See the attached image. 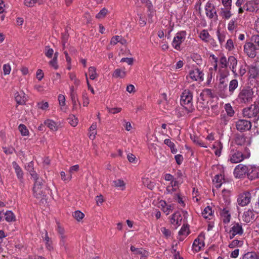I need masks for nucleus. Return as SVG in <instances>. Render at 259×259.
I'll return each mask as SVG.
<instances>
[{"label":"nucleus","instance_id":"1","mask_svg":"<svg viewBox=\"0 0 259 259\" xmlns=\"http://www.w3.org/2000/svg\"><path fill=\"white\" fill-rule=\"evenodd\" d=\"M192 101V92L188 89L185 90L181 95L180 102L188 112H192L194 110Z\"/></svg>","mask_w":259,"mask_h":259},{"label":"nucleus","instance_id":"2","mask_svg":"<svg viewBox=\"0 0 259 259\" xmlns=\"http://www.w3.org/2000/svg\"><path fill=\"white\" fill-rule=\"evenodd\" d=\"M253 92L250 87H244L240 90L237 98L241 103H250L252 101Z\"/></svg>","mask_w":259,"mask_h":259},{"label":"nucleus","instance_id":"3","mask_svg":"<svg viewBox=\"0 0 259 259\" xmlns=\"http://www.w3.org/2000/svg\"><path fill=\"white\" fill-rule=\"evenodd\" d=\"M242 113L244 117L254 118V119L258 120L259 119V106L251 105L250 107L244 108Z\"/></svg>","mask_w":259,"mask_h":259},{"label":"nucleus","instance_id":"4","mask_svg":"<svg viewBox=\"0 0 259 259\" xmlns=\"http://www.w3.org/2000/svg\"><path fill=\"white\" fill-rule=\"evenodd\" d=\"M34 183L33 187V195L36 198H41L45 195L43 190L44 181L41 178L34 180Z\"/></svg>","mask_w":259,"mask_h":259},{"label":"nucleus","instance_id":"5","mask_svg":"<svg viewBox=\"0 0 259 259\" xmlns=\"http://www.w3.org/2000/svg\"><path fill=\"white\" fill-rule=\"evenodd\" d=\"M187 32L183 30L178 32L174 37L172 41V46L177 50H180L181 45L186 39Z\"/></svg>","mask_w":259,"mask_h":259},{"label":"nucleus","instance_id":"6","mask_svg":"<svg viewBox=\"0 0 259 259\" xmlns=\"http://www.w3.org/2000/svg\"><path fill=\"white\" fill-rule=\"evenodd\" d=\"M249 156L245 157L242 152L234 150H231L229 155L228 161L232 163H237L243 161L245 158Z\"/></svg>","mask_w":259,"mask_h":259},{"label":"nucleus","instance_id":"7","mask_svg":"<svg viewBox=\"0 0 259 259\" xmlns=\"http://www.w3.org/2000/svg\"><path fill=\"white\" fill-rule=\"evenodd\" d=\"M243 232L242 224L234 222L232 224V227L228 232L229 238L232 239L236 235L241 236L243 234Z\"/></svg>","mask_w":259,"mask_h":259},{"label":"nucleus","instance_id":"8","mask_svg":"<svg viewBox=\"0 0 259 259\" xmlns=\"http://www.w3.org/2000/svg\"><path fill=\"white\" fill-rule=\"evenodd\" d=\"M250 165L238 164L234 169V175L236 178H243L246 177Z\"/></svg>","mask_w":259,"mask_h":259},{"label":"nucleus","instance_id":"9","mask_svg":"<svg viewBox=\"0 0 259 259\" xmlns=\"http://www.w3.org/2000/svg\"><path fill=\"white\" fill-rule=\"evenodd\" d=\"M228 82H219L217 88L218 94L222 98L230 97L228 88Z\"/></svg>","mask_w":259,"mask_h":259},{"label":"nucleus","instance_id":"10","mask_svg":"<svg viewBox=\"0 0 259 259\" xmlns=\"http://www.w3.org/2000/svg\"><path fill=\"white\" fill-rule=\"evenodd\" d=\"M251 126V123L247 120L239 119L236 122V129L240 132L249 131Z\"/></svg>","mask_w":259,"mask_h":259},{"label":"nucleus","instance_id":"11","mask_svg":"<svg viewBox=\"0 0 259 259\" xmlns=\"http://www.w3.org/2000/svg\"><path fill=\"white\" fill-rule=\"evenodd\" d=\"M251 194L249 192H245L238 195L237 202L241 206L247 205L251 200Z\"/></svg>","mask_w":259,"mask_h":259},{"label":"nucleus","instance_id":"12","mask_svg":"<svg viewBox=\"0 0 259 259\" xmlns=\"http://www.w3.org/2000/svg\"><path fill=\"white\" fill-rule=\"evenodd\" d=\"M182 183L183 181L177 180L176 179L170 181L169 185L166 187L165 193L167 194H172L173 192H176L179 188V185Z\"/></svg>","mask_w":259,"mask_h":259},{"label":"nucleus","instance_id":"13","mask_svg":"<svg viewBox=\"0 0 259 259\" xmlns=\"http://www.w3.org/2000/svg\"><path fill=\"white\" fill-rule=\"evenodd\" d=\"M204 246V236L199 235L195 239L192 245L193 250L195 252H198Z\"/></svg>","mask_w":259,"mask_h":259},{"label":"nucleus","instance_id":"14","mask_svg":"<svg viewBox=\"0 0 259 259\" xmlns=\"http://www.w3.org/2000/svg\"><path fill=\"white\" fill-rule=\"evenodd\" d=\"M257 50L250 42H246L244 46V52L251 58H254L256 56Z\"/></svg>","mask_w":259,"mask_h":259},{"label":"nucleus","instance_id":"15","mask_svg":"<svg viewBox=\"0 0 259 259\" xmlns=\"http://www.w3.org/2000/svg\"><path fill=\"white\" fill-rule=\"evenodd\" d=\"M189 75L193 80L202 81L203 80L204 74L203 72L198 68L190 70Z\"/></svg>","mask_w":259,"mask_h":259},{"label":"nucleus","instance_id":"16","mask_svg":"<svg viewBox=\"0 0 259 259\" xmlns=\"http://www.w3.org/2000/svg\"><path fill=\"white\" fill-rule=\"evenodd\" d=\"M246 177L249 180H252L259 178V167L250 165Z\"/></svg>","mask_w":259,"mask_h":259},{"label":"nucleus","instance_id":"17","mask_svg":"<svg viewBox=\"0 0 259 259\" xmlns=\"http://www.w3.org/2000/svg\"><path fill=\"white\" fill-rule=\"evenodd\" d=\"M205 10L206 11V15L209 18L212 19L214 17H218L214 6L209 2L206 4Z\"/></svg>","mask_w":259,"mask_h":259},{"label":"nucleus","instance_id":"18","mask_svg":"<svg viewBox=\"0 0 259 259\" xmlns=\"http://www.w3.org/2000/svg\"><path fill=\"white\" fill-rule=\"evenodd\" d=\"M140 1L147 7L148 12V17L149 22L152 23V19L154 14V9L151 2L150 0H140Z\"/></svg>","mask_w":259,"mask_h":259},{"label":"nucleus","instance_id":"19","mask_svg":"<svg viewBox=\"0 0 259 259\" xmlns=\"http://www.w3.org/2000/svg\"><path fill=\"white\" fill-rule=\"evenodd\" d=\"M257 218V217L254 213L253 210L248 209L245 211L242 216V219L244 222L248 223L252 222L255 221Z\"/></svg>","mask_w":259,"mask_h":259},{"label":"nucleus","instance_id":"20","mask_svg":"<svg viewBox=\"0 0 259 259\" xmlns=\"http://www.w3.org/2000/svg\"><path fill=\"white\" fill-rule=\"evenodd\" d=\"M182 216L179 212L173 214L170 219V223L176 228L180 226L182 224Z\"/></svg>","mask_w":259,"mask_h":259},{"label":"nucleus","instance_id":"21","mask_svg":"<svg viewBox=\"0 0 259 259\" xmlns=\"http://www.w3.org/2000/svg\"><path fill=\"white\" fill-rule=\"evenodd\" d=\"M15 98L17 104L19 105L25 104L27 100L26 95L23 91L16 93Z\"/></svg>","mask_w":259,"mask_h":259},{"label":"nucleus","instance_id":"22","mask_svg":"<svg viewBox=\"0 0 259 259\" xmlns=\"http://www.w3.org/2000/svg\"><path fill=\"white\" fill-rule=\"evenodd\" d=\"M228 64L230 65V68L231 69L233 73L234 76L237 77L238 73L236 72V67L237 64V60L234 56H231L228 58Z\"/></svg>","mask_w":259,"mask_h":259},{"label":"nucleus","instance_id":"23","mask_svg":"<svg viewBox=\"0 0 259 259\" xmlns=\"http://www.w3.org/2000/svg\"><path fill=\"white\" fill-rule=\"evenodd\" d=\"M42 238L44 241L45 242V245L48 250L51 251L53 250V246L52 241L51 238L49 237L47 231L45 230V232L42 233Z\"/></svg>","mask_w":259,"mask_h":259},{"label":"nucleus","instance_id":"24","mask_svg":"<svg viewBox=\"0 0 259 259\" xmlns=\"http://www.w3.org/2000/svg\"><path fill=\"white\" fill-rule=\"evenodd\" d=\"M190 231L189 228V225L184 224L182 227L181 230L179 232V235L180 236L179 238L180 241H183L184 238L189 234Z\"/></svg>","mask_w":259,"mask_h":259},{"label":"nucleus","instance_id":"25","mask_svg":"<svg viewBox=\"0 0 259 259\" xmlns=\"http://www.w3.org/2000/svg\"><path fill=\"white\" fill-rule=\"evenodd\" d=\"M229 75V72L227 69L219 70V82H228L227 78Z\"/></svg>","mask_w":259,"mask_h":259},{"label":"nucleus","instance_id":"26","mask_svg":"<svg viewBox=\"0 0 259 259\" xmlns=\"http://www.w3.org/2000/svg\"><path fill=\"white\" fill-rule=\"evenodd\" d=\"M12 164L14 168L15 169L18 179L20 181V182H23L24 174L22 168L15 161L13 162Z\"/></svg>","mask_w":259,"mask_h":259},{"label":"nucleus","instance_id":"27","mask_svg":"<svg viewBox=\"0 0 259 259\" xmlns=\"http://www.w3.org/2000/svg\"><path fill=\"white\" fill-rule=\"evenodd\" d=\"M221 218L225 224H228L230 222L231 219V214L229 210L227 208H224L220 212Z\"/></svg>","mask_w":259,"mask_h":259},{"label":"nucleus","instance_id":"28","mask_svg":"<svg viewBox=\"0 0 259 259\" xmlns=\"http://www.w3.org/2000/svg\"><path fill=\"white\" fill-rule=\"evenodd\" d=\"M213 182L217 188H220L222 185L225 183L224 176L222 174L215 175L213 179Z\"/></svg>","mask_w":259,"mask_h":259},{"label":"nucleus","instance_id":"29","mask_svg":"<svg viewBox=\"0 0 259 259\" xmlns=\"http://www.w3.org/2000/svg\"><path fill=\"white\" fill-rule=\"evenodd\" d=\"M238 87V81L236 79L231 80L229 83V93L230 97L234 93L235 90Z\"/></svg>","mask_w":259,"mask_h":259},{"label":"nucleus","instance_id":"30","mask_svg":"<svg viewBox=\"0 0 259 259\" xmlns=\"http://www.w3.org/2000/svg\"><path fill=\"white\" fill-rule=\"evenodd\" d=\"M118 42L120 43L122 45H124L127 42L126 40L121 36L116 35L112 37L110 41L111 45H115Z\"/></svg>","mask_w":259,"mask_h":259},{"label":"nucleus","instance_id":"31","mask_svg":"<svg viewBox=\"0 0 259 259\" xmlns=\"http://www.w3.org/2000/svg\"><path fill=\"white\" fill-rule=\"evenodd\" d=\"M223 148V145L220 141H217L213 145V149L216 156H220Z\"/></svg>","mask_w":259,"mask_h":259},{"label":"nucleus","instance_id":"32","mask_svg":"<svg viewBox=\"0 0 259 259\" xmlns=\"http://www.w3.org/2000/svg\"><path fill=\"white\" fill-rule=\"evenodd\" d=\"M44 124L47 125L51 130L56 131L58 130V125L56 122L51 119H47L44 121Z\"/></svg>","mask_w":259,"mask_h":259},{"label":"nucleus","instance_id":"33","mask_svg":"<svg viewBox=\"0 0 259 259\" xmlns=\"http://www.w3.org/2000/svg\"><path fill=\"white\" fill-rule=\"evenodd\" d=\"M60 242L59 245L62 249L67 251L68 249L67 236H64L59 237Z\"/></svg>","mask_w":259,"mask_h":259},{"label":"nucleus","instance_id":"34","mask_svg":"<svg viewBox=\"0 0 259 259\" xmlns=\"http://www.w3.org/2000/svg\"><path fill=\"white\" fill-rule=\"evenodd\" d=\"M164 144L166 145L171 150V152L173 154H176L178 150L175 148V144L174 142H172L170 139H165L164 141Z\"/></svg>","mask_w":259,"mask_h":259},{"label":"nucleus","instance_id":"35","mask_svg":"<svg viewBox=\"0 0 259 259\" xmlns=\"http://www.w3.org/2000/svg\"><path fill=\"white\" fill-rule=\"evenodd\" d=\"M242 259H259V257L255 252L248 251L242 255Z\"/></svg>","mask_w":259,"mask_h":259},{"label":"nucleus","instance_id":"36","mask_svg":"<svg viewBox=\"0 0 259 259\" xmlns=\"http://www.w3.org/2000/svg\"><path fill=\"white\" fill-rule=\"evenodd\" d=\"M112 76L115 78H124L126 76V72L124 69L117 68L115 70Z\"/></svg>","mask_w":259,"mask_h":259},{"label":"nucleus","instance_id":"37","mask_svg":"<svg viewBox=\"0 0 259 259\" xmlns=\"http://www.w3.org/2000/svg\"><path fill=\"white\" fill-rule=\"evenodd\" d=\"M200 38L205 42H208L210 39L211 37L208 31L206 29L202 30L199 35Z\"/></svg>","mask_w":259,"mask_h":259},{"label":"nucleus","instance_id":"38","mask_svg":"<svg viewBox=\"0 0 259 259\" xmlns=\"http://www.w3.org/2000/svg\"><path fill=\"white\" fill-rule=\"evenodd\" d=\"M243 245V240L242 239H234L229 244V247L233 248L236 247H241Z\"/></svg>","mask_w":259,"mask_h":259},{"label":"nucleus","instance_id":"39","mask_svg":"<svg viewBox=\"0 0 259 259\" xmlns=\"http://www.w3.org/2000/svg\"><path fill=\"white\" fill-rule=\"evenodd\" d=\"M97 125L96 123H93L90 127L89 138L91 140H94L95 138L96 135L97 134L96 128Z\"/></svg>","mask_w":259,"mask_h":259},{"label":"nucleus","instance_id":"40","mask_svg":"<svg viewBox=\"0 0 259 259\" xmlns=\"http://www.w3.org/2000/svg\"><path fill=\"white\" fill-rule=\"evenodd\" d=\"M5 220L8 222H14L16 220V217L14 213L10 210H8L5 213Z\"/></svg>","mask_w":259,"mask_h":259},{"label":"nucleus","instance_id":"41","mask_svg":"<svg viewBox=\"0 0 259 259\" xmlns=\"http://www.w3.org/2000/svg\"><path fill=\"white\" fill-rule=\"evenodd\" d=\"M253 5H256L259 6V0H254V1H250L247 2L246 4L244 6V8L246 7V10L249 11H253L255 10V8L252 7V8H248V6H252Z\"/></svg>","mask_w":259,"mask_h":259},{"label":"nucleus","instance_id":"42","mask_svg":"<svg viewBox=\"0 0 259 259\" xmlns=\"http://www.w3.org/2000/svg\"><path fill=\"white\" fill-rule=\"evenodd\" d=\"M246 138L243 135H237L235 138V142L238 145H243L245 144Z\"/></svg>","mask_w":259,"mask_h":259},{"label":"nucleus","instance_id":"43","mask_svg":"<svg viewBox=\"0 0 259 259\" xmlns=\"http://www.w3.org/2000/svg\"><path fill=\"white\" fill-rule=\"evenodd\" d=\"M202 215L205 219H209L212 215V210L211 207L209 206L206 207L202 212Z\"/></svg>","mask_w":259,"mask_h":259},{"label":"nucleus","instance_id":"44","mask_svg":"<svg viewBox=\"0 0 259 259\" xmlns=\"http://www.w3.org/2000/svg\"><path fill=\"white\" fill-rule=\"evenodd\" d=\"M142 182L143 184L150 190H152L155 187L154 183L151 181L148 178H143Z\"/></svg>","mask_w":259,"mask_h":259},{"label":"nucleus","instance_id":"45","mask_svg":"<svg viewBox=\"0 0 259 259\" xmlns=\"http://www.w3.org/2000/svg\"><path fill=\"white\" fill-rule=\"evenodd\" d=\"M250 42L252 44L256 49H257V50H259V35H253L250 39Z\"/></svg>","mask_w":259,"mask_h":259},{"label":"nucleus","instance_id":"46","mask_svg":"<svg viewBox=\"0 0 259 259\" xmlns=\"http://www.w3.org/2000/svg\"><path fill=\"white\" fill-rule=\"evenodd\" d=\"M89 74L90 78L92 80H94L98 77V74L96 72V68L94 66L89 68Z\"/></svg>","mask_w":259,"mask_h":259},{"label":"nucleus","instance_id":"47","mask_svg":"<svg viewBox=\"0 0 259 259\" xmlns=\"http://www.w3.org/2000/svg\"><path fill=\"white\" fill-rule=\"evenodd\" d=\"M42 0H24V5L28 7H32L36 4H41Z\"/></svg>","mask_w":259,"mask_h":259},{"label":"nucleus","instance_id":"48","mask_svg":"<svg viewBox=\"0 0 259 259\" xmlns=\"http://www.w3.org/2000/svg\"><path fill=\"white\" fill-rule=\"evenodd\" d=\"M131 250L135 254H141L142 256H145L146 251L142 250L141 248H136L135 246L132 245L131 246Z\"/></svg>","mask_w":259,"mask_h":259},{"label":"nucleus","instance_id":"49","mask_svg":"<svg viewBox=\"0 0 259 259\" xmlns=\"http://www.w3.org/2000/svg\"><path fill=\"white\" fill-rule=\"evenodd\" d=\"M217 35L220 45H223L225 40L226 35V33L224 32H221L220 30H218L217 31Z\"/></svg>","mask_w":259,"mask_h":259},{"label":"nucleus","instance_id":"50","mask_svg":"<svg viewBox=\"0 0 259 259\" xmlns=\"http://www.w3.org/2000/svg\"><path fill=\"white\" fill-rule=\"evenodd\" d=\"M18 129L22 136H26L29 135V131L24 124H20L18 126Z\"/></svg>","mask_w":259,"mask_h":259},{"label":"nucleus","instance_id":"51","mask_svg":"<svg viewBox=\"0 0 259 259\" xmlns=\"http://www.w3.org/2000/svg\"><path fill=\"white\" fill-rule=\"evenodd\" d=\"M113 186L115 187H120L121 190H123L125 188V183L121 179H117L113 181Z\"/></svg>","mask_w":259,"mask_h":259},{"label":"nucleus","instance_id":"52","mask_svg":"<svg viewBox=\"0 0 259 259\" xmlns=\"http://www.w3.org/2000/svg\"><path fill=\"white\" fill-rule=\"evenodd\" d=\"M58 101L60 106H61V110H64V106L65 105V98L63 95L60 94L58 97Z\"/></svg>","mask_w":259,"mask_h":259},{"label":"nucleus","instance_id":"53","mask_svg":"<svg viewBox=\"0 0 259 259\" xmlns=\"http://www.w3.org/2000/svg\"><path fill=\"white\" fill-rule=\"evenodd\" d=\"M236 26V20L235 19H231L228 24V29L230 31H232L235 29Z\"/></svg>","mask_w":259,"mask_h":259},{"label":"nucleus","instance_id":"54","mask_svg":"<svg viewBox=\"0 0 259 259\" xmlns=\"http://www.w3.org/2000/svg\"><path fill=\"white\" fill-rule=\"evenodd\" d=\"M174 199L175 200V201H177L181 205V206H185V204L183 200L182 197L181 196L180 194H176L174 196Z\"/></svg>","mask_w":259,"mask_h":259},{"label":"nucleus","instance_id":"55","mask_svg":"<svg viewBox=\"0 0 259 259\" xmlns=\"http://www.w3.org/2000/svg\"><path fill=\"white\" fill-rule=\"evenodd\" d=\"M220 64L221 65V68L222 69H226L228 64V60L226 57L224 56H221L219 60Z\"/></svg>","mask_w":259,"mask_h":259},{"label":"nucleus","instance_id":"56","mask_svg":"<svg viewBox=\"0 0 259 259\" xmlns=\"http://www.w3.org/2000/svg\"><path fill=\"white\" fill-rule=\"evenodd\" d=\"M69 123L72 126H75L77 125L78 123V119L76 117H75L73 115H70L68 118Z\"/></svg>","mask_w":259,"mask_h":259},{"label":"nucleus","instance_id":"57","mask_svg":"<svg viewBox=\"0 0 259 259\" xmlns=\"http://www.w3.org/2000/svg\"><path fill=\"white\" fill-rule=\"evenodd\" d=\"M107 12L108 10L106 8H104L96 15V17L97 19H102L106 16Z\"/></svg>","mask_w":259,"mask_h":259},{"label":"nucleus","instance_id":"58","mask_svg":"<svg viewBox=\"0 0 259 259\" xmlns=\"http://www.w3.org/2000/svg\"><path fill=\"white\" fill-rule=\"evenodd\" d=\"M225 109L229 116H232L234 115V111L230 104H226L225 106Z\"/></svg>","mask_w":259,"mask_h":259},{"label":"nucleus","instance_id":"59","mask_svg":"<svg viewBox=\"0 0 259 259\" xmlns=\"http://www.w3.org/2000/svg\"><path fill=\"white\" fill-rule=\"evenodd\" d=\"M73 217L78 221L81 220L84 217V214L80 211L77 210L73 213Z\"/></svg>","mask_w":259,"mask_h":259},{"label":"nucleus","instance_id":"60","mask_svg":"<svg viewBox=\"0 0 259 259\" xmlns=\"http://www.w3.org/2000/svg\"><path fill=\"white\" fill-rule=\"evenodd\" d=\"M193 142L196 144L197 145H199L200 147L207 148V145L205 143H204L203 142H202L201 140H199L197 137H194L193 139L191 138Z\"/></svg>","mask_w":259,"mask_h":259},{"label":"nucleus","instance_id":"61","mask_svg":"<svg viewBox=\"0 0 259 259\" xmlns=\"http://www.w3.org/2000/svg\"><path fill=\"white\" fill-rule=\"evenodd\" d=\"M72 103L73 105V110H75L77 108V103H78V99L77 98L76 95L72 94L70 96Z\"/></svg>","mask_w":259,"mask_h":259},{"label":"nucleus","instance_id":"62","mask_svg":"<svg viewBox=\"0 0 259 259\" xmlns=\"http://www.w3.org/2000/svg\"><path fill=\"white\" fill-rule=\"evenodd\" d=\"M3 70L5 75H8L10 73L11 67L9 64H5L3 65Z\"/></svg>","mask_w":259,"mask_h":259},{"label":"nucleus","instance_id":"63","mask_svg":"<svg viewBox=\"0 0 259 259\" xmlns=\"http://www.w3.org/2000/svg\"><path fill=\"white\" fill-rule=\"evenodd\" d=\"M174 207L173 204L167 205L162 210L166 214L168 215L169 214L171 211L172 210Z\"/></svg>","mask_w":259,"mask_h":259},{"label":"nucleus","instance_id":"64","mask_svg":"<svg viewBox=\"0 0 259 259\" xmlns=\"http://www.w3.org/2000/svg\"><path fill=\"white\" fill-rule=\"evenodd\" d=\"M54 53V50L48 46L45 47V55L48 58H52Z\"/></svg>","mask_w":259,"mask_h":259}]
</instances>
